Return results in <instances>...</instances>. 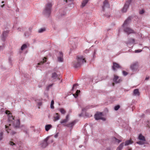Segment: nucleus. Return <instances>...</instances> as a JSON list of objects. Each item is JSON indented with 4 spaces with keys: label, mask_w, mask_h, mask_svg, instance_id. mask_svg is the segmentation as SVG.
<instances>
[{
    "label": "nucleus",
    "mask_w": 150,
    "mask_h": 150,
    "mask_svg": "<svg viewBox=\"0 0 150 150\" xmlns=\"http://www.w3.org/2000/svg\"><path fill=\"white\" fill-rule=\"evenodd\" d=\"M4 48V46H0V50L3 49Z\"/></svg>",
    "instance_id": "49530a36"
},
{
    "label": "nucleus",
    "mask_w": 150,
    "mask_h": 150,
    "mask_svg": "<svg viewBox=\"0 0 150 150\" xmlns=\"http://www.w3.org/2000/svg\"><path fill=\"white\" fill-rule=\"evenodd\" d=\"M114 140L116 142H117L118 143H119L120 142H121V140L117 139L115 138H114Z\"/></svg>",
    "instance_id": "f704fd0d"
},
{
    "label": "nucleus",
    "mask_w": 150,
    "mask_h": 150,
    "mask_svg": "<svg viewBox=\"0 0 150 150\" xmlns=\"http://www.w3.org/2000/svg\"><path fill=\"white\" fill-rule=\"evenodd\" d=\"M124 143L122 142L121 143L119 146L117 147L116 150H121L124 146Z\"/></svg>",
    "instance_id": "5701e85b"
},
{
    "label": "nucleus",
    "mask_w": 150,
    "mask_h": 150,
    "mask_svg": "<svg viewBox=\"0 0 150 150\" xmlns=\"http://www.w3.org/2000/svg\"><path fill=\"white\" fill-rule=\"evenodd\" d=\"M46 30L44 28H41L38 30L39 33H42Z\"/></svg>",
    "instance_id": "7c9ffc66"
},
{
    "label": "nucleus",
    "mask_w": 150,
    "mask_h": 150,
    "mask_svg": "<svg viewBox=\"0 0 150 150\" xmlns=\"http://www.w3.org/2000/svg\"><path fill=\"white\" fill-rule=\"evenodd\" d=\"M124 31L126 32L128 34L134 33V31L131 28L126 27L124 29Z\"/></svg>",
    "instance_id": "2eb2a0df"
},
{
    "label": "nucleus",
    "mask_w": 150,
    "mask_h": 150,
    "mask_svg": "<svg viewBox=\"0 0 150 150\" xmlns=\"http://www.w3.org/2000/svg\"><path fill=\"white\" fill-rule=\"evenodd\" d=\"M78 86V84L77 83H75L73 85V87L72 88V90H73L74 88L76 86Z\"/></svg>",
    "instance_id": "58836bf2"
},
{
    "label": "nucleus",
    "mask_w": 150,
    "mask_h": 150,
    "mask_svg": "<svg viewBox=\"0 0 150 150\" xmlns=\"http://www.w3.org/2000/svg\"><path fill=\"white\" fill-rule=\"evenodd\" d=\"M119 77L117 76H115L114 78L113 79L114 82L116 83H120L122 81V80L120 79H119L118 80Z\"/></svg>",
    "instance_id": "dca6fc26"
},
{
    "label": "nucleus",
    "mask_w": 150,
    "mask_h": 150,
    "mask_svg": "<svg viewBox=\"0 0 150 150\" xmlns=\"http://www.w3.org/2000/svg\"><path fill=\"white\" fill-rule=\"evenodd\" d=\"M59 110L62 114H65L66 113V111L62 108H59Z\"/></svg>",
    "instance_id": "393cba45"
},
{
    "label": "nucleus",
    "mask_w": 150,
    "mask_h": 150,
    "mask_svg": "<svg viewBox=\"0 0 150 150\" xmlns=\"http://www.w3.org/2000/svg\"><path fill=\"white\" fill-rule=\"evenodd\" d=\"M91 106H87L85 108H83L82 110L83 111H86L87 109L91 108Z\"/></svg>",
    "instance_id": "c85d7f7f"
},
{
    "label": "nucleus",
    "mask_w": 150,
    "mask_h": 150,
    "mask_svg": "<svg viewBox=\"0 0 150 150\" xmlns=\"http://www.w3.org/2000/svg\"><path fill=\"white\" fill-rule=\"evenodd\" d=\"M138 139L140 140L139 142H136L137 144L139 145H143L145 144L146 140L144 136L142 134H140L138 137Z\"/></svg>",
    "instance_id": "39448f33"
},
{
    "label": "nucleus",
    "mask_w": 150,
    "mask_h": 150,
    "mask_svg": "<svg viewBox=\"0 0 150 150\" xmlns=\"http://www.w3.org/2000/svg\"><path fill=\"white\" fill-rule=\"evenodd\" d=\"M54 102L53 100H52L51 101V104H50V107L52 109H54Z\"/></svg>",
    "instance_id": "c756f323"
},
{
    "label": "nucleus",
    "mask_w": 150,
    "mask_h": 150,
    "mask_svg": "<svg viewBox=\"0 0 150 150\" xmlns=\"http://www.w3.org/2000/svg\"><path fill=\"white\" fill-rule=\"evenodd\" d=\"M46 58L45 57H44L43 59V61L41 62H40L38 63L37 64V66H36L37 67H38V65H42L44 63L46 62Z\"/></svg>",
    "instance_id": "b1692460"
},
{
    "label": "nucleus",
    "mask_w": 150,
    "mask_h": 150,
    "mask_svg": "<svg viewBox=\"0 0 150 150\" xmlns=\"http://www.w3.org/2000/svg\"><path fill=\"white\" fill-rule=\"evenodd\" d=\"M80 92V90H77L76 93V96H75V95L73 94V95L74 96V97H75L76 98L78 96V94Z\"/></svg>",
    "instance_id": "473e14b6"
},
{
    "label": "nucleus",
    "mask_w": 150,
    "mask_h": 150,
    "mask_svg": "<svg viewBox=\"0 0 150 150\" xmlns=\"http://www.w3.org/2000/svg\"><path fill=\"white\" fill-rule=\"evenodd\" d=\"M6 113L8 115V121L9 123V124L11 125V126L14 128H18L20 125V121L19 120H15L14 117L12 115V114L9 111H6Z\"/></svg>",
    "instance_id": "f257e3e1"
},
{
    "label": "nucleus",
    "mask_w": 150,
    "mask_h": 150,
    "mask_svg": "<svg viewBox=\"0 0 150 150\" xmlns=\"http://www.w3.org/2000/svg\"><path fill=\"white\" fill-rule=\"evenodd\" d=\"M132 0H128L126 1L122 10V11L123 12L125 13L127 11Z\"/></svg>",
    "instance_id": "0eeeda50"
},
{
    "label": "nucleus",
    "mask_w": 150,
    "mask_h": 150,
    "mask_svg": "<svg viewBox=\"0 0 150 150\" xmlns=\"http://www.w3.org/2000/svg\"><path fill=\"white\" fill-rule=\"evenodd\" d=\"M38 105L39 106H40L41 105H42V103L41 102H39V103H38Z\"/></svg>",
    "instance_id": "09e8293b"
},
{
    "label": "nucleus",
    "mask_w": 150,
    "mask_h": 150,
    "mask_svg": "<svg viewBox=\"0 0 150 150\" xmlns=\"http://www.w3.org/2000/svg\"><path fill=\"white\" fill-rule=\"evenodd\" d=\"M144 10L142 9L141 11H140L139 12V13L140 14H142L144 13Z\"/></svg>",
    "instance_id": "4c0bfd02"
},
{
    "label": "nucleus",
    "mask_w": 150,
    "mask_h": 150,
    "mask_svg": "<svg viewBox=\"0 0 150 150\" xmlns=\"http://www.w3.org/2000/svg\"><path fill=\"white\" fill-rule=\"evenodd\" d=\"M57 61L58 62H61L63 61V54L62 52H59V56L57 57Z\"/></svg>",
    "instance_id": "9b49d317"
},
{
    "label": "nucleus",
    "mask_w": 150,
    "mask_h": 150,
    "mask_svg": "<svg viewBox=\"0 0 150 150\" xmlns=\"http://www.w3.org/2000/svg\"><path fill=\"white\" fill-rule=\"evenodd\" d=\"M4 133L3 132H1L0 133V140H1L3 138Z\"/></svg>",
    "instance_id": "2f4dec72"
},
{
    "label": "nucleus",
    "mask_w": 150,
    "mask_h": 150,
    "mask_svg": "<svg viewBox=\"0 0 150 150\" xmlns=\"http://www.w3.org/2000/svg\"><path fill=\"white\" fill-rule=\"evenodd\" d=\"M129 150H132V149L130 148Z\"/></svg>",
    "instance_id": "052dcab7"
},
{
    "label": "nucleus",
    "mask_w": 150,
    "mask_h": 150,
    "mask_svg": "<svg viewBox=\"0 0 150 150\" xmlns=\"http://www.w3.org/2000/svg\"><path fill=\"white\" fill-rule=\"evenodd\" d=\"M76 122L75 120H74L71 122L67 125H64L65 126H66L67 127L71 128L74 126L76 123Z\"/></svg>",
    "instance_id": "ddd939ff"
},
{
    "label": "nucleus",
    "mask_w": 150,
    "mask_h": 150,
    "mask_svg": "<svg viewBox=\"0 0 150 150\" xmlns=\"http://www.w3.org/2000/svg\"><path fill=\"white\" fill-rule=\"evenodd\" d=\"M57 75L56 73H54L52 74V78L53 79H56L57 78Z\"/></svg>",
    "instance_id": "bb28decb"
},
{
    "label": "nucleus",
    "mask_w": 150,
    "mask_h": 150,
    "mask_svg": "<svg viewBox=\"0 0 150 150\" xmlns=\"http://www.w3.org/2000/svg\"><path fill=\"white\" fill-rule=\"evenodd\" d=\"M96 50H94V55H95L96 54Z\"/></svg>",
    "instance_id": "603ef678"
},
{
    "label": "nucleus",
    "mask_w": 150,
    "mask_h": 150,
    "mask_svg": "<svg viewBox=\"0 0 150 150\" xmlns=\"http://www.w3.org/2000/svg\"><path fill=\"white\" fill-rule=\"evenodd\" d=\"M141 51H142V50H135V52L138 53V52H141Z\"/></svg>",
    "instance_id": "c03bdc74"
},
{
    "label": "nucleus",
    "mask_w": 150,
    "mask_h": 150,
    "mask_svg": "<svg viewBox=\"0 0 150 150\" xmlns=\"http://www.w3.org/2000/svg\"><path fill=\"white\" fill-rule=\"evenodd\" d=\"M131 19L130 18H128L124 22L123 26L124 27L125 26L128 24L130 22Z\"/></svg>",
    "instance_id": "a211bd4d"
},
{
    "label": "nucleus",
    "mask_w": 150,
    "mask_h": 150,
    "mask_svg": "<svg viewBox=\"0 0 150 150\" xmlns=\"http://www.w3.org/2000/svg\"><path fill=\"white\" fill-rule=\"evenodd\" d=\"M5 130L8 134H9L10 131H11L10 134L11 135H13L16 134V132L13 130V128L11 126V124H8L5 125Z\"/></svg>",
    "instance_id": "20e7f679"
},
{
    "label": "nucleus",
    "mask_w": 150,
    "mask_h": 150,
    "mask_svg": "<svg viewBox=\"0 0 150 150\" xmlns=\"http://www.w3.org/2000/svg\"><path fill=\"white\" fill-rule=\"evenodd\" d=\"M52 4L51 2H48L45 5V9L43 11V14L48 16L51 13Z\"/></svg>",
    "instance_id": "7ed1b4c3"
},
{
    "label": "nucleus",
    "mask_w": 150,
    "mask_h": 150,
    "mask_svg": "<svg viewBox=\"0 0 150 150\" xmlns=\"http://www.w3.org/2000/svg\"><path fill=\"white\" fill-rule=\"evenodd\" d=\"M147 125L148 127H150V125H149V124H148Z\"/></svg>",
    "instance_id": "864d4df0"
},
{
    "label": "nucleus",
    "mask_w": 150,
    "mask_h": 150,
    "mask_svg": "<svg viewBox=\"0 0 150 150\" xmlns=\"http://www.w3.org/2000/svg\"><path fill=\"white\" fill-rule=\"evenodd\" d=\"M133 93L135 96H139V90L137 89H134L133 91Z\"/></svg>",
    "instance_id": "412c9836"
},
{
    "label": "nucleus",
    "mask_w": 150,
    "mask_h": 150,
    "mask_svg": "<svg viewBox=\"0 0 150 150\" xmlns=\"http://www.w3.org/2000/svg\"><path fill=\"white\" fill-rule=\"evenodd\" d=\"M58 136V134L57 133L55 135H54V137L55 138H57V137Z\"/></svg>",
    "instance_id": "de8ad7c7"
},
{
    "label": "nucleus",
    "mask_w": 150,
    "mask_h": 150,
    "mask_svg": "<svg viewBox=\"0 0 150 150\" xmlns=\"http://www.w3.org/2000/svg\"><path fill=\"white\" fill-rule=\"evenodd\" d=\"M149 77H146V78L145 80H148L149 79Z\"/></svg>",
    "instance_id": "8fccbe9b"
},
{
    "label": "nucleus",
    "mask_w": 150,
    "mask_h": 150,
    "mask_svg": "<svg viewBox=\"0 0 150 150\" xmlns=\"http://www.w3.org/2000/svg\"><path fill=\"white\" fill-rule=\"evenodd\" d=\"M120 108V106L119 105H117L115 107L114 109L115 110H118Z\"/></svg>",
    "instance_id": "c9c22d12"
},
{
    "label": "nucleus",
    "mask_w": 150,
    "mask_h": 150,
    "mask_svg": "<svg viewBox=\"0 0 150 150\" xmlns=\"http://www.w3.org/2000/svg\"><path fill=\"white\" fill-rule=\"evenodd\" d=\"M30 34V33H27L26 32H25L24 33V35L25 37H28V36Z\"/></svg>",
    "instance_id": "ea45409f"
},
{
    "label": "nucleus",
    "mask_w": 150,
    "mask_h": 150,
    "mask_svg": "<svg viewBox=\"0 0 150 150\" xmlns=\"http://www.w3.org/2000/svg\"><path fill=\"white\" fill-rule=\"evenodd\" d=\"M27 48V45L25 44H23L21 46V50H23Z\"/></svg>",
    "instance_id": "cd10ccee"
},
{
    "label": "nucleus",
    "mask_w": 150,
    "mask_h": 150,
    "mask_svg": "<svg viewBox=\"0 0 150 150\" xmlns=\"http://www.w3.org/2000/svg\"><path fill=\"white\" fill-rule=\"evenodd\" d=\"M89 0H83L81 4V6L82 7H84L88 3Z\"/></svg>",
    "instance_id": "4be33fe9"
},
{
    "label": "nucleus",
    "mask_w": 150,
    "mask_h": 150,
    "mask_svg": "<svg viewBox=\"0 0 150 150\" xmlns=\"http://www.w3.org/2000/svg\"><path fill=\"white\" fill-rule=\"evenodd\" d=\"M82 147V146L81 145H80V146H79V147Z\"/></svg>",
    "instance_id": "bf43d9fd"
},
{
    "label": "nucleus",
    "mask_w": 150,
    "mask_h": 150,
    "mask_svg": "<svg viewBox=\"0 0 150 150\" xmlns=\"http://www.w3.org/2000/svg\"><path fill=\"white\" fill-rule=\"evenodd\" d=\"M123 74L124 75L126 76L127 74V73L125 71H123L122 72Z\"/></svg>",
    "instance_id": "a19ab883"
},
{
    "label": "nucleus",
    "mask_w": 150,
    "mask_h": 150,
    "mask_svg": "<svg viewBox=\"0 0 150 150\" xmlns=\"http://www.w3.org/2000/svg\"><path fill=\"white\" fill-rule=\"evenodd\" d=\"M25 133H27V131H25Z\"/></svg>",
    "instance_id": "680f3d73"
},
{
    "label": "nucleus",
    "mask_w": 150,
    "mask_h": 150,
    "mask_svg": "<svg viewBox=\"0 0 150 150\" xmlns=\"http://www.w3.org/2000/svg\"><path fill=\"white\" fill-rule=\"evenodd\" d=\"M9 33L8 31H4L3 33H2V35L1 36V39L3 41H4L5 40V38L7 36V34Z\"/></svg>",
    "instance_id": "4468645a"
},
{
    "label": "nucleus",
    "mask_w": 150,
    "mask_h": 150,
    "mask_svg": "<svg viewBox=\"0 0 150 150\" xmlns=\"http://www.w3.org/2000/svg\"><path fill=\"white\" fill-rule=\"evenodd\" d=\"M134 42L135 40L134 39L130 38L129 40L128 41L127 43L128 44L133 43H134Z\"/></svg>",
    "instance_id": "a878e982"
},
{
    "label": "nucleus",
    "mask_w": 150,
    "mask_h": 150,
    "mask_svg": "<svg viewBox=\"0 0 150 150\" xmlns=\"http://www.w3.org/2000/svg\"><path fill=\"white\" fill-rule=\"evenodd\" d=\"M49 138L48 137H47L41 144V146L42 147L45 148L48 145V144L47 142Z\"/></svg>",
    "instance_id": "9d476101"
},
{
    "label": "nucleus",
    "mask_w": 150,
    "mask_h": 150,
    "mask_svg": "<svg viewBox=\"0 0 150 150\" xmlns=\"http://www.w3.org/2000/svg\"><path fill=\"white\" fill-rule=\"evenodd\" d=\"M79 115V116H81V115L80 114V115Z\"/></svg>",
    "instance_id": "e2e57ef3"
},
{
    "label": "nucleus",
    "mask_w": 150,
    "mask_h": 150,
    "mask_svg": "<svg viewBox=\"0 0 150 150\" xmlns=\"http://www.w3.org/2000/svg\"><path fill=\"white\" fill-rule=\"evenodd\" d=\"M4 5L3 4V5H2V6H1V7H3L4 6Z\"/></svg>",
    "instance_id": "5fc2aeb1"
},
{
    "label": "nucleus",
    "mask_w": 150,
    "mask_h": 150,
    "mask_svg": "<svg viewBox=\"0 0 150 150\" xmlns=\"http://www.w3.org/2000/svg\"><path fill=\"white\" fill-rule=\"evenodd\" d=\"M133 143V142L132 141L131 139L129 140H127L125 142V146L128 145L130 144H132Z\"/></svg>",
    "instance_id": "6ab92c4d"
},
{
    "label": "nucleus",
    "mask_w": 150,
    "mask_h": 150,
    "mask_svg": "<svg viewBox=\"0 0 150 150\" xmlns=\"http://www.w3.org/2000/svg\"><path fill=\"white\" fill-rule=\"evenodd\" d=\"M102 112H99L96 114L95 115V119L96 120L101 119L103 120H105V119L104 118L102 117Z\"/></svg>",
    "instance_id": "1a4fd4ad"
},
{
    "label": "nucleus",
    "mask_w": 150,
    "mask_h": 150,
    "mask_svg": "<svg viewBox=\"0 0 150 150\" xmlns=\"http://www.w3.org/2000/svg\"><path fill=\"white\" fill-rule=\"evenodd\" d=\"M54 121H56L57 120H59L60 119V115L58 113H56L54 116Z\"/></svg>",
    "instance_id": "f3484780"
},
{
    "label": "nucleus",
    "mask_w": 150,
    "mask_h": 150,
    "mask_svg": "<svg viewBox=\"0 0 150 150\" xmlns=\"http://www.w3.org/2000/svg\"><path fill=\"white\" fill-rule=\"evenodd\" d=\"M68 121V120H67L66 119H65L62 120L60 122V123L61 124H63L64 123H65L67 122Z\"/></svg>",
    "instance_id": "72a5a7b5"
},
{
    "label": "nucleus",
    "mask_w": 150,
    "mask_h": 150,
    "mask_svg": "<svg viewBox=\"0 0 150 150\" xmlns=\"http://www.w3.org/2000/svg\"><path fill=\"white\" fill-rule=\"evenodd\" d=\"M69 114H68L66 117V119L67 120H69Z\"/></svg>",
    "instance_id": "37998d69"
},
{
    "label": "nucleus",
    "mask_w": 150,
    "mask_h": 150,
    "mask_svg": "<svg viewBox=\"0 0 150 150\" xmlns=\"http://www.w3.org/2000/svg\"><path fill=\"white\" fill-rule=\"evenodd\" d=\"M106 150H110V148H108Z\"/></svg>",
    "instance_id": "3c124183"
},
{
    "label": "nucleus",
    "mask_w": 150,
    "mask_h": 150,
    "mask_svg": "<svg viewBox=\"0 0 150 150\" xmlns=\"http://www.w3.org/2000/svg\"><path fill=\"white\" fill-rule=\"evenodd\" d=\"M9 144L11 146H13V145L16 146V144L15 143H14L12 142H10L9 143Z\"/></svg>",
    "instance_id": "e433bc0d"
},
{
    "label": "nucleus",
    "mask_w": 150,
    "mask_h": 150,
    "mask_svg": "<svg viewBox=\"0 0 150 150\" xmlns=\"http://www.w3.org/2000/svg\"><path fill=\"white\" fill-rule=\"evenodd\" d=\"M112 64V69L114 71H116L117 69H121L122 68L121 66L116 63L113 62Z\"/></svg>",
    "instance_id": "6e6552de"
},
{
    "label": "nucleus",
    "mask_w": 150,
    "mask_h": 150,
    "mask_svg": "<svg viewBox=\"0 0 150 150\" xmlns=\"http://www.w3.org/2000/svg\"><path fill=\"white\" fill-rule=\"evenodd\" d=\"M18 30H19V31H22L23 30V29H22V28H18Z\"/></svg>",
    "instance_id": "a18cd8bd"
},
{
    "label": "nucleus",
    "mask_w": 150,
    "mask_h": 150,
    "mask_svg": "<svg viewBox=\"0 0 150 150\" xmlns=\"http://www.w3.org/2000/svg\"><path fill=\"white\" fill-rule=\"evenodd\" d=\"M114 83H113V85H114Z\"/></svg>",
    "instance_id": "0e129e2a"
},
{
    "label": "nucleus",
    "mask_w": 150,
    "mask_h": 150,
    "mask_svg": "<svg viewBox=\"0 0 150 150\" xmlns=\"http://www.w3.org/2000/svg\"><path fill=\"white\" fill-rule=\"evenodd\" d=\"M65 0L66 2H67V0Z\"/></svg>",
    "instance_id": "4d7b16f0"
},
{
    "label": "nucleus",
    "mask_w": 150,
    "mask_h": 150,
    "mask_svg": "<svg viewBox=\"0 0 150 150\" xmlns=\"http://www.w3.org/2000/svg\"><path fill=\"white\" fill-rule=\"evenodd\" d=\"M52 127V125H47L45 126V130L48 131Z\"/></svg>",
    "instance_id": "aec40b11"
},
{
    "label": "nucleus",
    "mask_w": 150,
    "mask_h": 150,
    "mask_svg": "<svg viewBox=\"0 0 150 150\" xmlns=\"http://www.w3.org/2000/svg\"><path fill=\"white\" fill-rule=\"evenodd\" d=\"M84 62H86V61L83 56L78 57H77V61L74 62L73 66L75 68L79 67Z\"/></svg>",
    "instance_id": "f03ea898"
},
{
    "label": "nucleus",
    "mask_w": 150,
    "mask_h": 150,
    "mask_svg": "<svg viewBox=\"0 0 150 150\" xmlns=\"http://www.w3.org/2000/svg\"><path fill=\"white\" fill-rule=\"evenodd\" d=\"M103 5L102 7V10L103 11H104L105 8H109V5L108 2L107 0H105L103 2Z\"/></svg>",
    "instance_id": "f8f14e48"
},
{
    "label": "nucleus",
    "mask_w": 150,
    "mask_h": 150,
    "mask_svg": "<svg viewBox=\"0 0 150 150\" xmlns=\"http://www.w3.org/2000/svg\"><path fill=\"white\" fill-rule=\"evenodd\" d=\"M52 86V84L49 85L47 88V89L48 90L50 87H51Z\"/></svg>",
    "instance_id": "79ce46f5"
},
{
    "label": "nucleus",
    "mask_w": 150,
    "mask_h": 150,
    "mask_svg": "<svg viewBox=\"0 0 150 150\" xmlns=\"http://www.w3.org/2000/svg\"><path fill=\"white\" fill-rule=\"evenodd\" d=\"M139 67V64L137 62H135L131 64L130 68L133 71H136Z\"/></svg>",
    "instance_id": "423d86ee"
},
{
    "label": "nucleus",
    "mask_w": 150,
    "mask_h": 150,
    "mask_svg": "<svg viewBox=\"0 0 150 150\" xmlns=\"http://www.w3.org/2000/svg\"><path fill=\"white\" fill-rule=\"evenodd\" d=\"M4 3V1H2V3Z\"/></svg>",
    "instance_id": "13d9d810"
},
{
    "label": "nucleus",
    "mask_w": 150,
    "mask_h": 150,
    "mask_svg": "<svg viewBox=\"0 0 150 150\" xmlns=\"http://www.w3.org/2000/svg\"><path fill=\"white\" fill-rule=\"evenodd\" d=\"M29 30H30V31H31V30H32V28H29Z\"/></svg>",
    "instance_id": "6e6d98bb"
}]
</instances>
